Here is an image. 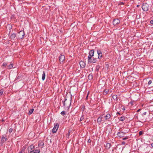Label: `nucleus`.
Segmentation results:
<instances>
[{"label": "nucleus", "instance_id": "nucleus-1", "mask_svg": "<svg viewBox=\"0 0 153 153\" xmlns=\"http://www.w3.org/2000/svg\"><path fill=\"white\" fill-rule=\"evenodd\" d=\"M71 103L70 100H67L65 99L63 102V105L66 108H69L71 105Z\"/></svg>", "mask_w": 153, "mask_h": 153}, {"label": "nucleus", "instance_id": "nucleus-2", "mask_svg": "<svg viewBox=\"0 0 153 153\" xmlns=\"http://www.w3.org/2000/svg\"><path fill=\"white\" fill-rule=\"evenodd\" d=\"M24 35L25 33L24 31L23 30H21L18 33L17 36L19 39H22L24 37Z\"/></svg>", "mask_w": 153, "mask_h": 153}, {"label": "nucleus", "instance_id": "nucleus-3", "mask_svg": "<svg viewBox=\"0 0 153 153\" xmlns=\"http://www.w3.org/2000/svg\"><path fill=\"white\" fill-rule=\"evenodd\" d=\"M142 8L144 11H146L148 10L149 5L146 3H144L142 6Z\"/></svg>", "mask_w": 153, "mask_h": 153}, {"label": "nucleus", "instance_id": "nucleus-4", "mask_svg": "<svg viewBox=\"0 0 153 153\" xmlns=\"http://www.w3.org/2000/svg\"><path fill=\"white\" fill-rule=\"evenodd\" d=\"M59 126V125L58 123H56L55 124H54V126L52 130V132L53 133H54L56 132L58 129V128Z\"/></svg>", "mask_w": 153, "mask_h": 153}, {"label": "nucleus", "instance_id": "nucleus-5", "mask_svg": "<svg viewBox=\"0 0 153 153\" xmlns=\"http://www.w3.org/2000/svg\"><path fill=\"white\" fill-rule=\"evenodd\" d=\"M94 50H91L90 51L89 53V55L88 56V60L91 59L92 57L94 56Z\"/></svg>", "mask_w": 153, "mask_h": 153}, {"label": "nucleus", "instance_id": "nucleus-6", "mask_svg": "<svg viewBox=\"0 0 153 153\" xmlns=\"http://www.w3.org/2000/svg\"><path fill=\"white\" fill-rule=\"evenodd\" d=\"M65 56L64 55H61L59 57V61L61 62H63L65 60Z\"/></svg>", "mask_w": 153, "mask_h": 153}, {"label": "nucleus", "instance_id": "nucleus-7", "mask_svg": "<svg viewBox=\"0 0 153 153\" xmlns=\"http://www.w3.org/2000/svg\"><path fill=\"white\" fill-rule=\"evenodd\" d=\"M117 135L118 136L120 137H123L124 136L125 133L123 132L120 131L118 132Z\"/></svg>", "mask_w": 153, "mask_h": 153}, {"label": "nucleus", "instance_id": "nucleus-8", "mask_svg": "<svg viewBox=\"0 0 153 153\" xmlns=\"http://www.w3.org/2000/svg\"><path fill=\"white\" fill-rule=\"evenodd\" d=\"M120 22V20L118 19H115L113 20V24L115 25Z\"/></svg>", "mask_w": 153, "mask_h": 153}, {"label": "nucleus", "instance_id": "nucleus-9", "mask_svg": "<svg viewBox=\"0 0 153 153\" xmlns=\"http://www.w3.org/2000/svg\"><path fill=\"white\" fill-rule=\"evenodd\" d=\"M97 54L98 55V58L99 59H100V58H101L102 57V52L100 50H97Z\"/></svg>", "mask_w": 153, "mask_h": 153}, {"label": "nucleus", "instance_id": "nucleus-10", "mask_svg": "<svg viewBox=\"0 0 153 153\" xmlns=\"http://www.w3.org/2000/svg\"><path fill=\"white\" fill-rule=\"evenodd\" d=\"M97 59L93 58V59H91L88 60V62L91 63H95L97 61Z\"/></svg>", "mask_w": 153, "mask_h": 153}, {"label": "nucleus", "instance_id": "nucleus-11", "mask_svg": "<svg viewBox=\"0 0 153 153\" xmlns=\"http://www.w3.org/2000/svg\"><path fill=\"white\" fill-rule=\"evenodd\" d=\"M79 65L81 68H84L85 65V63L82 61H81L79 62Z\"/></svg>", "mask_w": 153, "mask_h": 153}, {"label": "nucleus", "instance_id": "nucleus-12", "mask_svg": "<svg viewBox=\"0 0 153 153\" xmlns=\"http://www.w3.org/2000/svg\"><path fill=\"white\" fill-rule=\"evenodd\" d=\"M105 146L106 149H109L111 146V144L109 143H106V145H105Z\"/></svg>", "mask_w": 153, "mask_h": 153}, {"label": "nucleus", "instance_id": "nucleus-13", "mask_svg": "<svg viewBox=\"0 0 153 153\" xmlns=\"http://www.w3.org/2000/svg\"><path fill=\"white\" fill-rule=\"evenodd\" d=\"M103 118V117L102 116H101L98 118L97 122L99 124L101 123L102 120V119Z\"/></svg>", "mask_w": 153, "mask_h": 153}, {"label": "nucleus", "instance_id": "nucleus-14", "mask_svg": "<svg viewBox=\"0 0 153 153\" xmlns=\"http://www.w3.org/2000/svg\"><path fill=\"white\" fill-rule=\"evenodd\" d=\"M34 148V146L33 145H31L28 148V150L29 152L32 151L31 150Z\"/></svg>", "mask_w": 153, "mask_h": 153}, {"label": "nucleus", "instance_id": "nucleus-15", "mask_svg": "<svg viewBox=\"0 0 153 153\" xmlns=\"http://www.w3.org/2000/svg\"><path fill=\"white\" fill-rule=\"evenodd\" d=\"M40 151L39 150H33L30 152V153H39Z\"/></svg>", "mask_w": 153, "mask_h": 153}, {"label": "nucleus", "instance_id": "nucleus-16", "mask_svg": "<svg viewBox=\"0 0 153 153\" xmlns=\"http://www.w3.org/2000/svg\"><path fill=\"white\" fill-rule=\"evenodd\" d=\"M110 117L111 115L109 114H107L104 117L105 118V119L106 120L110 118Z\"/></svg>", "mask_w": 153, "mask_h": 153}, {"label": "nucleus", "instance_id": "nucleus-17", "mask_svg": "<svg viewBox=\"0 0 153 153\" xmlns=\"http://www.w3.org/2000/svg\"><path fill=\"white\" fill-rule=\"evenodd\" d=\"M45 71H43V74L42 76V79L43 80H44L45 79Z\"/></svg>", "mask_w": 153, "mask_h": 153}, {"label": "nucleus", "instance_id": "nucleus-18", "mask_svg": "<svg viewBox=\"0 0 153 153\" xmlns=\"http://www.w3.org/2000/svg\"><path fill=\"white\" fill-rule=\"evenodd\" d=\"M16 36V35L15 33H13L11 35L10 37L11 39H14Z\"/></svg>", "mask_w": 153, "mask_h": 153}, {"label": "nucleus", "instance_id": "nucleus-19", "mask_svg": "<svg viewBox=\"0 0 153 153\" xmlns=\"http://www.w3.org/2000/svg\"><path fill=\"white\" fill-rule=\"evenodd\" d=\"M7 68L9 69H11L13 67V64H10L9 65L7 64Z\"/></svg>", "mask_w": 153, "mask_h": 153}, {"label": "nucleus", "instance_id": "nucleus-20", "mask_svg": "<svg viewBox=\"0 0 153 153\" xmlns=\"http://www.w3.org/2000/svg\"><path fill=\"white\" fill-rule=\"evenodd\" d=\"M125 120V117H120V120L121 121H123Z\"/></svg>", "mask_w": 153, "mask_h": 153}, {"label": "nucleus", "instance_id": "nucleus-21", "mask_svg": "<svg viewBox=\"0 0 153 153\" xmlns=\"http://www.w3.org/2000/svg\"><path fill=\"white\" fill-rule=\"evenodd\" d=\"M6 140V139L5 138V137H2L1 140L3 142H4Z\"/></svg>", "mask_w": 153, "mask_h": 153}, {"label": "nucleus", "instance_id": "nucleus-22", "mask_svg": "<svg viewBox=\"0 0 153 153\" xmlns=\"http://www.w3.org/2000/svg\"><path fill=\"white\" fill-rule=\"evenodd\" d=\"M88 78L89 79H92V75L89 74L88 76Z\"/></svg>", "mask_w": 153, "mask_h": 153}, {"label": "nucleus", "instance_id": "nucleus-23", "mask_svg": "<svg viewBox=\"0 0 153 153\" xmlns=\"http://www.w3.org/2000/svg\"><path fill=\"white\" fill-rule=\"evenodd\" d=\"M33 110H34V109L33 108V109H31L29 111V113L30 114H31L33 113Z\"/></svg>", "mask_w": 153, "mask_h": 153}, {"label": "nucleus", "instance_id": "nucleus-24", "mask_svg": "<svg viewBox=\"0 0 153 153\" xmlns=\"http://www.w3.org/2000/svg\"><path fill=\"white\" fill-rule=\"evenodd\" d=\"M117 98V95H114L113 96V98L114 99H116Z\"/></svg>", "mask_w": 153, "mask_h": 153}, {"label": "nucleus", "instance_id": "nucleus-25", "mask_svg": "<svg viewBox=\"0 0 153 153\" xmlns=\"http://www.w3.org/2000/svg\"><path fill=\"white\" fill-rule=\"evenodd\" d=\"M84 119V117H83V116L82 115V116L80 118V121H82V120H83Z\"/></svg>", "mask_w": 153, "mask_h": 153}, {"label": "nucleus", "instance_id": "nucleus-26", "mask_svg": "<svg viewBox=\"0 0 153 153\" xmlns=\"http://www.w3.org/2000/svg\"><path fill=\"white\" fill-rule=\"evenodd\" d=\"M3 93V90L1 89L0 90V95H1Z\"/></svg>", "mask_w": 153, "mask_h": 153}, {"label": "nucleus", "instance_id": "nucleus-27", "mask_svg": "<svg viewBox=\"0 0 153 153\" xmlns=\"http://www.w3.org/2000/svg\"><path fill=\"white\" fill-rule=\"evenodd\" d=\"M61 114L62 115L64 116L65 114V112L64 111H62L61 112Z\"/></svg>", "mask_w": 153, "mask_h": 153}, {"label": "nucleus", "instance_id": "nucleus-28", "mask_svg": "<svg viewBox=\"0 0 153 153\" xmlns=\"http://www.w3.org/2000/svg\"><path fill=\"white\" fill-rule=\"evenodd\" d=\"M25 149V148L23 147V148L22 149V150L21 151V153H23L24 152V151Z\"/></svg>", "mask_w": 153, "mask_h": 153}, {"label": "nucleus", "instance_id": "nucleus-29", "mask_svg": "<svg viewBox=\"0 0 153 153\" xmlns=\"http://www.w3.org/2000/svg\"><path fill=\"white\" fill-rule=\"evenodd\" d=\"M143 131H141L140 132H139V135L140 136V135H141L143 134Z\"/></svg>", "mask_w": 153, "mask_h": 153}, {"label": "nucleus", "instance_id": "nucleus-30", "mask_svg": "<svg viewBox=\"0 0 153 153\" xmlns=\"http://www.w3.org/2000/svg\"><path fill=\"white\" fill-rule=\"evenodd\" d=\"M43 144H44L42 142H41L39 144V146H42Z\"/></svg>", "mask_w": 153, "mask_h": 153}, {"label": "nucleus", "instance_id": "nucleus-31", "mask_svg": "<svg viewBox=\"0 0 153 153\" xmlns=\"http://www.w3.org/2000/svg\"><path fill=\"white\" fill-rule=\"evenodd\" d=\"M6 65H7V63H6V62H4L3 64V66H5Z\"/></svg>", "mask_w": 153, "mask_h": 153}, {"label": "nucleus", "instance_id": "nucleus-32", "mask_svg": "<svg viewBox=\"0 0 153 153\" xmlns=\"http://www.w3.org/2000/svg\"><path fill=\"white\" fill-rule=\"evenodd\" d=\"M13 130V129H12V128H10V129H9V132L10 133H11V132Z\"/></svg>", "mask_w": 153, "mask_h": 153}, {"label": "nucleus", "instance_id": "nucleus-33", "mask_svg": "<svg viewBox=\"0 0 153 153\" xmlns=\"http://www.w3.org/2000/svg\"><path fill=\"white\" fill-rule=\"evenodd\" d=\"M135 83H137V85H135V84H134V85H136V86H137L139 84L138 83V81H135Z\"/></svg>", "mask_w": 153, "mask_h": 153}, {"label": "nucleus", "instance_id": "nucleus-34", "mask_svg": "<svg viewBox=\"0 0 153 153\" xmlns=\"http://www.w3.org/2000/svg\"><path fill=\"white\" fill-rule=\"evenodd\" d=\"M152 82V81L151 80H149L148 82V85H150V84Z\"/></svg>", "mask_w": 153, "mask_h": 153}, {"label": "nucleus", "instance_id": "nucleus-35", "mask_svg": "<svg viewBox=\"0 0 153 153\" xmlns=\"http://www.w3.org/2000/svg\"><path fill=\"white\" fill-rule=\"evenodd\" d=\"M91 142V140L90 139H89L88 141V143H90Z\"/></svg>", "mask_w": 153, "mask_h": 153}, {"label": "nucleus", "instance_id": "nucleus-36", "mask_svg": "<svg viewBox=\"0 0 153 153\" xmlns=\"http://www.w3.org/2000/svg\"><path fill=\"white\" fill-rule=\"evenodd\" d=\"M150 23L151 24H153V20H151L150 21Z\"/></svg>", "mask_w": 153, "mask_h": 153}, {"label": "nucleus", "instance_id": "nucleus-37", "mask_svg": "<svg viewBox=\"0 0 153 153\" xmlns=\"http://www.w3.org/2000/svg\"><path fill=\"white\" fill-rule=\"evenodd\" d=\"M130 103L131 104V105H133V101L132 100L130 102Z\"/></svg>", "mask_w": 153, "mask_h": 153}, {"label": "nucleus", "instance_id": "nucleus-38", "mask_svg": "<svg viewBox=\"0 0 153 153\" xmlns=\"http://www.w3.org/2000/svg\"><path fill=\"white\" fill-rule=\"evenodd\" d=\"M122 143L123 144H125L126 143L125 142V141L122 142Z\"/></svg>", "mask_w": 153, "mask_h": 153}, {"label": "nucleus", "instance_id": "nucleus-39", "mask_svg": "<svg viewBox=\"0 0 153 153\" xmlns=\"http://www.w3.org/2000/svg\"><path fill=\"white\" fill-rule=\"evenodd\" d=\"M127 138H126V137H125V138H123V140H125Z\"/></svg>", "mask_w": 153, "mask_h": 153}, {"label": "nucleus", "instance_id": "nucleus-40", "mask_svg": "<svg viewBox=\"0 0 153 153\" xmlns=\"http://www.w3.org/2000/svg\"><path fill=\"white\" fill-rule=\"evenodd\" d=\"M140 110V109H138V110H137V112H139Z\"/></svg>", "mask_w": 153, "mask_h": 153}, {"label": "nucleus", "instance_id": "nucleus-41", "mask_svg": "<svg viewBox=\"0 0 153 153\" xmlns=\"http://www.w3.org/2000/svg\"><path fill=\"white\" fill-rule=\"evenodd\" d=\"M140 6V5L139 4H138V5H137V7H139Z\"/></svg>", "mask_w": 153, "mask_h": 153}, {"label": "nucleus", "instance_id": "nucleus-42", "mask_svg": "<svg viewBox=\"0 0 153 153\" xmlns=\"http://www.w3.org/2000/svg\"><path fill=\"white\" fill-rule=\"evenodd\" d=\"M151 146L152 147H153V143H152L151 144Z\"/></svg>", "mask_w": 153, "mask_h": 153}, {"label": "nucleus", "instance_id": "nucleus-43", "mask_svg": "<svg viewBox=\"0 0 153 153\" xmlns=\"http://www.w3.org/2000/svg\"><path fill=\"white\" fill-rule=\"evenodd\" d=\"M124 3L123 2H121L120 4H123Z\"/></svg>", "mask_w": 153, "mask_h": 153}, {"label": "nucleus", "instance_id": "nucleus-44", "mask_svg": "<svg viewBox=\"0 0 153 153\" xmlns=\"http://www.w3.org/2000/svg\"><path fill=\"white\" fill-rule=\"evenodd\" d=\"M146 112H145V113H143V114L144 115H145L146 114Z\"/></svg>", "mask_w": 153, "mask_h": 153}, {"label": "nucleus", "instance_id": "nucleus-45", "mask_svg": "<svg viewBox=\"0 0 153 153\" xmlns=\"http://www.w3.org/2000/svg\"><path fill=\"white\" fill-rule=\"evenodd\" d=\"M123 110H125V109L124 108H123Z\"/></svg>", "mask_w": 153, "mask_h": 153}, {"label": "nucleus", "instance_id": "nucleus-46", "mask_svg": "<svg viewBox=\"0 0 153 153\" xmlns=\"http://www.w3.org/2000/svg\"><path fill=\"white\" fill-rule=\"evenodd\" d=\"M117 114H120V113H119V112H117Z\"/></svg>", "mask_w": 153, "mask_h": 153}, {"label": "nucleus", "instance_id": "nucleus-47", "mask_svg": "<svg viewBox=\"0 0 153 153\" xmlns=\"http://www.w3.org/2000/svg\"><path fill=\"white\" fill-rule=\"evenodd\" d=\"M135 117H136L137 118V116L135 115Z\"/></svg>", "mask_w": 153, "mask_h": 153}, {"label": "nucleus", "instance_id": "nucleus-48", "mask_svg": "<svg viewBox=\"0 0 153 153\" xmlns=\"http://www.w3.org/2000/svg\"><path fill=\"white\" fill-rule=\"evenodd\" d=\"M88 97V95H87V98Z\"/></svg>", "mask_w": 153, "mask_h": 153}, {"label": "nucleus", "instance_id": "nucleus-49", "mask_svg": "<svg viewBox=\"0 0 153 153\" xmlns=\"http://www.w3.org/2000/svg\"><path fill=\"white\" fill-rule=\"evenodd\" d=\"M19 153H21V151Z\"/></svg>", "mask_w": 153, "mask_h": 153}, {"label": "nucleus", "instance_id": "nucleus-50", "mask_svg": "<svg viewBox=\"0 0 153 153\" xmlns=\"http://www.w3.org/2000/svg\"><path fill=\"white\" fill-rule=\"evenodd\" d=\"M136 76H137V77H138V76L137 75H136Z\"/></svg>", "mask_w": 153, "mask_h": 153}, {"label": "nucleus", "instance_id": "nucleus-51", "mask_svg": "<svg viewBox=\"0 0 153 153\" xmlns=\"http://www.w3.org/2000/svg\"><path fill=\"white\" fill-rule=\"evenodd\" d=\"M125 1H126V0H125Z\"/></svg>", "mask_w": 153, "mask_h": 153}]
</instances>
